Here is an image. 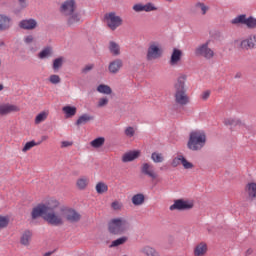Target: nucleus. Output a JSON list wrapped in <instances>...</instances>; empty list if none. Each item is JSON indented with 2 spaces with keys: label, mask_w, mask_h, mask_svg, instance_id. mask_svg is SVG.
Returning a JSON list of instances; mask_svg holds the SVG:
<instances>
[{
  "label": "nucleus",
  "mask_w": 256,
  "mask_h": 256,
  "mask_svg": "<svg viewBox=\"0 0 256 256\" xmlns=\"http://www.w3.org/2000/svg\"><path fill=\"white\" fill-rule=\"evenodd\" d=\"M32 219L43 217L49 225L59 227L65 223L63 220V207L59 209V201L50 200L47 204H38L32 210Z\"/></svg>",
  "instance_id": "nucleus-1"
},
{
  "label": "nucleus",
  "mask_w": 256,
  "mask_h": 256,
  "mask_svg": "<svg viewBox=\"0 0 256 256\" xmlns=\"http://www.w3.org/2000/svg\"><path fill=\"white\" fill-rule=\"evenodd\" d=\"M185 81H187V76L181 75L174 86L175 93L174 99L177 105H181L185 107V105H189L190 99L187 95V89H185Z\"/></svg>",
  "instance_id": "nucleus-2"
},
{
  "label": "nucleus",
  "mask_w": 256,
  "mask_h": 256,
  "mask_svg": "<svg viewBox=\"0 0 256 256\" xmlns=\"http://www.w3.org/2000/svg\"><path fill=\"white\" fill-rule=\"evenodd\" d=\"M205 143H207V135H205V132L196 130L190 133L187 147L190 151H201V149L205 147Z\"/></svg>",
  "instance_id": "nucleus-3"
},
{
  "label": "nucleus",
  "mask_w": 256,
  "mask_h": 256,
  "mask_svg": "<svg viewBox=\"0 0 256 256\" xmlns=\"http://www.w3.org/2000/svg\"><path fill=\"white\" fill-rule=\"evenodd\" d=\"M131 229L129 220L123 217L114 218L108 224V230L112 235H123V233Z\"/></svg>",
  "instance_id": "nucleus-4"
},
{
  "label": "nucleus",
  "mask_w": 256,
  "mask_h": 256,
  "mask_svg": "<svg viewBox=\"0 0 256 256\" xmlns=\"http://www.w3.org/2000/svg\"><path fill=\"white\" fill-rule=\"evenodd\" d=\"M230 25L233 27H246L247 29H256V18L253 16H247V14H239L230 20Z\"/></svg>",
  "instance_id": "nucleus-5"
},
{
  "label": "nucleus",
  "mask_w": 256,
  "mask_h": 256,
  "mask_svg": "<svg viewBox=\"0 0 256 256\" xmlns=\"http://www.w3.org/2000/svg\"><path fill=\"white\" fill-rule=\"evenodd\" d=\"M209 45H211V40H207L206 42L199 44L194 50L195 56L206 59V61H211V59L215 57V50L209 47Z\"/></svg>",
  "instance_id": "nucleus-6"
},
{
  "label": "nucleus",
  "mask_w": 256,
  "mask_h": 256,
  "mask_svg": "<svg viewBox=\"0 0 256 256\" xmlns=\"http://www.w3.org/2000/svg\"><path fill=\"white\" fill-rule=\"evenodd\" d=\"M104 21L111 31H115L117 27L123 25V19L117 16L115 12L106 13L104 15Z\"/></svg>",
  "instance_id": "nucleus-7"
},
{
  "label": "nucleus",
  "mask_w": 256,
  "mask_h": 256,
  "mask_svg": "<svg viewBox=\"0 0 256 256\" xmlns=\"http://www.w3.org/2000/svg\"><path fill=\"white\" fill-rule=\"evenodd\" d=\"M62 215L68 223H79L81 221V214L69 207H62Z\"/></svg>",
  "instance_id": "nucleus-8"
},
{
  "label": "nucleus",
  "mask_w": 256,
  "mask_h": 256,
  "mask_svg": "<svg viewBox=\"0 0 256 256\" xmlns=\"http://www.w3.org/2000/svg\"><path fill=\"white\" fill-rule=\"evenodd\" d=\"M77 11V1L75 0H66L60 6V13L67 17V15H73Z\"/></svg>",
  "instance_id": "nucleus-9"
},
{
  "label": "nucleus",
  "mask_w": 256,
  "mask_h": 256,
  "mask_svg": "<svg viewBox=\"0 0 256 256\" xmlns=\"http://www.w3.org/2000/svg\"><path fill=\"white\" fill-rule=\"evenodd\" d=\"M193 209V202L187 200L178 199L170 206V211H189Z\"/></svg>",
  "instance_id": "nucleus-10"
},
{
  "label": "nucleus",
  "mask_w": 256,
  "mask_h": 256,
  "mask_svg": "<svg viewBox=\"0 0 256 256\" xmlns=\"http://www.w3.org/2000/svg\"><path fill=\"white\" fill-rule=\"evenodd\" d=\"M132 9L133 11H135V13H142V11H144L145 13H151L153 11H157L158 8L153 2H148L146 4H143V3L134 4Z\"/></svg>",
  "instance_id": "nucleus-11"
},
{
  "label": "nucleus",
  "mask_w": 256,
  "mask_h": 256,
  "mask_svg": "<svg viewBox=\"0 0 256 256\" xmlns=\"http://www.w3.org/2000/svg\"><path fill=\"white\" fill-rule=\"evenodd\" d=\"M161 55H162L161 48H159L158 44L151 43L147 50V55H146L147 61H154L155 59H159Z\"/></svg>",
  "instance_id": "nucleus-12"
},
{
  "label": "nucleus",
  "mask_w": 256,
  "mask_h": 256,
  "mask_svg": "<svg viewBox=\"0 0 256 256\" xmlns=\"http://www.w3.org/2000/svg\"><path fill=\"white\" fill-rule=\"evenodd\" d=\"M171 165L173 167H179V165H182L184 169H193L195 167L193 163L186 160L185 156L178 155L177 157L173 158Z\"/></svg>",
  "instance_id": "nucleus-13"
},
{
  "label": "nucleus",
  "mask_w": 256,
  "mask_h": 256,
  "mask_svg": "<svg viewBox=\"0 0 256 256\" xmlns=\"http://www.w3.org/2000/svg\"><path fill=\"white\" fill-rule=\"evenodd\" d=\"M236 43H239L240 49H245L246 51L249 49H255L256 47V34H252L249 36V38L244 39L242 41H236Z\"/></svg>",
  "instance_id": "nucleus-14"
},
{
  "label": "nucleus",
  "mask_w": 256,
  "mask_h": 256,
  "mask_svg": "<svg viewBox=\"0 0 256 256\" xmlns=\"http://www.w3.org/2000/svg\"><path fill=\"white\" fill-rule=\"evenodd\" d=\"M140 171L142 175H145L146 177H150V179H157V172H155V169L153 168V164L149 162H145L141 165Z\"/></svg>",
  "instance_id": "nucleus-15"
},
{
  "label": "nucleus",
  "mask_w": 256,
  "mask_h": 256,
  "mask_svg": "<svg viewBox=\"0 0 256 256\" xmlns=\"http://www.w3.org/2000/svg\"><path fill=\"white\" fill-rule=\"evenodd\" d=\"M121 69H123V60L119 58L112 60L108 65V71L112 75H117Z\"/></svg>",
  "instance_id": "nucleus-16"
},
{
  "label": "nucleus",
  "mask_w": 256,
  "mask_h": 256,
  "mask_svg": "<svg viewBox=\"0 0 256 256\" xmlns=\"http://www.w3.org/2000/svg\"><path fill=\"white\" fill-rule=\"evenodd\" d=\"M21 108L13 104H0V115H9V113H17Z\"/></svg>",
  "instance_id": "nucleus-17"
},
{
  "label": "nucleus",
  "mask_w": 256,
  "mask_h": 256,
  "mask_svg": "<svg viewBox=\"0 0 256 256\" xmlns=\"http://www.w3.org/2000/svg\"><path fill=\"white\" fill-rule=\"evenodd\" d=\"M37 27V20L30 18L20 21L19 28L25 29L26 31H33Z\"/></svg>",
  "instance_id": "nucleus-18"
},
{
  "label": "nucleus",
  "mask_w": 256,
  "mask_h": 256,
  "mask_svg": "<svg viewBox=\"0 0 256 256\" xmlns=\"http://www.w3.org/2000/svg\"><path fill=\"white\" fill-rule=\"evenodd\" d=\"M181 57H183V51L180 49L174 48L170 57L169 65L171 67H175L176 65H179V62L181 61Z\"/></svg>",
  "instance_id": "nucleus-19"
},
{
  "label": "nucleus",
  "mask_w": 256,
  "mask_h": 256,
  "mask_svg": "<svg viewBox=\"0 0 256 256\" xmlns=\"http://www.w3.org/2000/svg\"><path fill=\"white\" fill-rule=\"evenodd\" d=\"M67 24L68 25H79V23H81V21H83V17L81 16L80 12H73L70 15H67Z\"/></svg>",
  "instance_id": "nucleus-20"
},
{
  "label": "nucleus",
  "mask_w": 256,
  "mask_h": 256,
  "mask_svg": "<svg viewBox=\"0 0 256 256\" xmlns=\"http://www.w3.org/2000/svg\"><path fill=\"white\" fill-rule=\"evenodd\" d=\"M91 121H95V116L89 113H84L78 117L75 125H77V127H81V125H87V123H91Z\"/></svg>",
  "instance_id": "nucleus-21"
},
{
  "label": "nucleus",
  "mask_w": 256,
  "mask_h": 256,
  "mask_svg": "<svg viewBox=\"0 0 256 256\" xmlns=\"http://www.w3.org/2000/svg\"><path fill=\"white\" fill-rule=\"evenodd\" d=\"M139 155H141V151L139 150L127 152L122 156V161L123 163H131V161L138 159Z\"/></svg>",
  "instance_id": "nucleus-22"
},
{
  "label": "nucleus",
  "mask_w": 256,
  "mask_h": 256,
  "mask_svg": "<svg viewBox=\"0 0 256 256\" xmlns=\"http://www.w3.org/2000/svg\"><path fill=\"white\" fill-rule=\"evenodd\" d=\"M207 243L201 242L197 244L194 248V255L195 256H205L207 255Z\"/></svg>",
  "instance_id": "nucleus-23"
},
{
  "label": "nucleus",
  "mask_w": 256,
  "mask_h": 256,
  "mask_svg": "<svg viewBox=\"0 0 256 256\" xmlns=\"http://www.w3.org/2000/svg\"><path fill=\"white\" fill-rule=\"evenodd\" d=\"M32 237H33V232H31V230L24 231L20 238L21 245H24L25 247L29 246V243H31Z\"/></svg>",
  "instance_id": "nucleus-24"
},
{
  "label": "nucleus",
  "mask_w": 256,
  "mask_h": 256,
  "mask_svg": "<svg viewBox=\"0 0 256 256\" xmlns=\"http://www.w3.org/2000/svg\"><path fill=\"white\" fill-rule=\"evenodd\" d=\"M62 111L65 114L66 119H71V117H75V115H77V107L75 106H64Z\"/></svg>",
  "instance_id": "nucleus-25"
},
{
  "label": "nucleus",
  "mask_w": 256,
  "mask_h": 256,
  "mask_svg": "<svg viewBox=\"0 0 256 256\" xmlns=\"http://www.w3.org/2000/svg\"><path fill=\"white\" fill-rule=\"evenodd\" d=\"M140 253L143 256H159V252H157V250H155V248L151 247V246H144L140 249Z\"/></svg>",
  "instance_id": "nucleus-26"
},
{
  "label": "nucleus",
  "mask_w": 256,
  "mask_h": 256,
  "mask_svg": "<svg viewBox=\"0 0 256 256\" xmlns=\"http://www.w3.org/2000/svg\"><path fill=\"white\" fill-rule=\"evenodd\" d=\"M108 49L114 57H119V55H121V47L114 41L109 43Z\"/></svg>",
  "instance_id": "nucleus-27"
},
{
  "label": "nucleus",
  "mask_w": 256,
  "mask_h": 256,
  "mask_svg": "<svg viewBox=\"0 0 256 256\" xmlns=\"http://www.w3.org/2000/svg\"><path fill=\"white\" fill-rule=\"evenodd\" d=\"M224 125H227L230 127H243L244 123L243 121L236 118H226L224 119Z\"/></svg>",
  "instance_id": "nucleus-28"
},
{
  "label": "nucleus",
  "mask_w": 256,
  "mask_h": 256,
  "mask_svg": "<svg viewBox=\"0 0 256 256\" xmlns=\"http://www.w3.org/2000/svg\"><path fill=\"white\" fill-rule=\"evenodd\" d=\"M11 23V18L6 15L0 14V31H5L9 29V25Z\"/></svg>",
  "instance_id": "nucleus-29"
},
{
  "label": "nucleus",
  "mask_w": 256,
  "mask_h": 256,
  "mask_svg": "<svg viewBox=\"0 0 256 256\" xmlns=\"http://www.w3.org/2000/svg\"><path fill=\"white\" fill-rule=\"evenodd\" d=\"M96 91L102 95H111V93H113V89H111V87L106 84L98 85Z\"/></svg>",
  "instance_id": "nucleus-30"
},
{
  "label": "nucleus",
  "mask_w": 256,
  "mask_h": 256,
  "mask_svg": "<svg viewBox=\"0 0 256 256\" xmlns=\"http://www.w3.org/2000/svg\"><path fill=\"white\" fill-rule=\"evenodd\" d=\"M246 193L248 194L250 199H255L256 197V183H248L246 185Z\"/></svg>",
  "instance_id": "nucleus-31"
},
{
  "label": "nucleus",
  "mask_w": 256,
  "mask_h": 256,
  "mask_svg": "<svg viewBox=\"0 0 256 256\" xmlns=\"http://www.w3.org/2000/svg\"><path fill=\"white\" fill-rule=\"evenodd\" d=\"M132 203L136 207H139V205H143L145 203V195L138 193L132 197Z\"/></svg>",
  "instance_id": "nucleus-32"
},
{
  "label": "nucleus",
  "mask_w": 256,
  "mask_h": 256,
  "mask_svg": "<svg viewBox=\"0 0 256 256\" xmlns=\"http://www.w3.org/2000/svg\"><path fill=\"white\" fill-rule=\"evenodd\" d=\"M64 63H65V58H63V57H58V58L54 59L53 64H52L53 71H59V69H61V67H63Z\"/></svg>",
  "instance_id": "nucleus-33"
},
{
  "label": "nucleus",
  "mask_w": 256,
  "mask_h": 256,
  "mask_svg": "<svg viewBox=\"0 0 256 256\" xmlns=\"http://www.w3.org/2000/svg\"><path fill=\"white\" fill-rule=\"evenodd\" d=\"M107 191H109V186H107L105 182H98L96 184V193L99 195H103V193H107Z\"/></svg>",
  "instance_id": "nucleus-34"
},
{
  "label": "nucleus",
  "mask_w": 256,
  "mask_h": 256,
  "mask_svg": "<svg viewBox=\"0 0 256 256\" xmlns=\"http://www.w3.org/2000/svg\"><path fill=\"white\" fill-rule=\"evenodd\" d=\"M91 147H94V149H99V147H103L105 145V138L104 137H98L90 142Z\"/></svg>",
  "instance_id": "nucleus-35"
},
{
  "label": "nucleus",
  "mask_w": 256,
  "mask_h": 256,
  "mask_svg": "<svg viewBox=\"0 0 256 256\" xmlns=\"http://www.w3.org/2000/svg\"><path fill=\"white\" fill-rule=\"evenodd\" d=\"M52 54L53 50L51 47H46L38 54V57L39 59H48V57H51Z\"/></svg>",
  "instance_id": "nucleus-36"
},
{
  "label": "nucleus",
  "mask_w": 256,
  "mask_h": 256,
  "mask_svg": "<svg viewBox=\"0 0 256 256\" xmlns=\"http://www.w3.org/2000/svg\"><path fill=\"white\" fill-rule=\"evenodd\" d=\"M151 159L153 163H163V161H165V156H163V153L153 152L151 154Z\"/></svg>",
  "instance_id": "nucleus-37"
},
{
  "label": "nucleus",
  "mask_w": 256,
  "mask_h": 256,
  "mask_svg": "<svg viewBox=\"0 0 256 256\" xmlns=\"http://www.w3.org/2000/svg\"><path fill=\"white\" fill-rule=\"evenodd\" d=\"M129 238L127 236H122L114 241H112L110 247H119V245H125Z\"/></svg>",
  "instance_id": "nucleus-38"
},
{
  "label": "nucleus",
  "mask_w": 256,
  "mask_h": 256,
  "mask_svg": "<svg viewBox=\"0 0 256 256\" xmlns=\"http://www.w3.org/2000/svg\"><path fill=\"white\" fill-rule=\"evenodd\" d=\"M89 185V179L86 177H82L77 180V187L78 189H85Z\"/></svg>",
  "instance_id": "nucleus-39"
},
{
  "label": "nucleus",
  "mask_w": 256,
  "mask_h": 256,
  "mask_svg": "<svg viewBox=\"0 0 256 256\" xmlns=\"http://www.w3.org/2000/svg\"><path fill=\"white\" fill-rule=\"evenodd\" d=\"M195 7L202 11V15H207V12L209 11V6L205 5V3L197 2Z\"/></svg>",
  "instance_id": "nucleus-40"
},
{
  "label": "nucleus",
  "mask_w": 256,
  "mask_h": 256,
  "mask_svg": "<svg viewBox=\"0 0 256 256\" xmlns=\"http://www.w3.org/2000/svg\"><path fill=\"white\" fill-rule=\"evenodd\" d=\"M107 105H109V98L107 96L99 98L97 107L102 108V107H107Z\"/></svg>",
  "instance_id": "nucleus-41"
},
{
  "label": "nucleus",
  "mask_w": 256,
  "mask_h": 256,
  "mask_svg": "<svg viewBox=\"0 0 256 256\" xmlns=\"http://www.w3.org/2000/svg\"><path fill=\"white\" fill-rule=\"evenodd\" d=\"M47 119V112H41L39 113L35 118L36 125H39V123H43Z\"/></svg>",
  "instance_id": "nucleus-42"
},
{
  "label": "nucleus",
  "mask_w": 256,
  "mask_h": 256,
  "mask_svg": "<svg viewBox=\"0 0 256 256\" xmlns=\"http://www.w3.org/2000/svg\"><path fill=\"white\" fill-rule=\"evenodd\" d=\"M9 225V217L8 216H0V230L7 228Z\"/></svg>",
  "instance_id": "nucleus-43"
},
{
  "label": "nucleus",
  "mask_w": 256,
  "mask_h": 256,
  "mask_svg": "<svg viewBox=\"0 0 256 256\" xmlns=\"http://www.w3.org/2000/svg\"><path fill=\"white\" fill-rule=\"evenodd\" d=\"M124 135H126V137L129 139H131V137H135V128L131 126L126 127L124 130Z\"/></svg>",
  "instance_id": "nucleus-44"
},
{
  "label": "nucleus",
  "mask_w": 256,
  "mask_h": 256,
  "mask_svg": "<svg viewBox=\"0 0 256 256\" xmlns=\"http://www.w3.org/2000/svg\"><path fill=\"white\" fill-rule=\"evenodd\" d=\"M49 81L52 85H59V83H61V77L57 74H53L49 77Z\"/></svg>",
  "instance_id": "nucleus-45"
},
{
  "label": "nucleus",
  "mask_w": 256,
  "mask_h": 256,
  "mask_svg": "<svg viewBox=\"0 0 256 256\" xmlns=\"http://www.w3.org/2000/svg\"><path fill=\"white\" fill-rule=\"evenodd\" d=\"M36 145H37V143L33 140L27 142L22 149L23 153H27V151H30V149H33V147H35Z\"/></svg>",
  "instance_id": "nucleus-46"
},
{
  "label": "nucleus",
  "mask_w": 256,
  "mask_h": 256,
  "mask_svg": "<svg viewBox=\"0 0 256 256\" xmlns=\"http://www.w3.org/2000/svg\"><path fill=\"white\" fill-rule=\"evenodd\" d=\"M24 42L26 45H32L33 43H37V38L30 34L24 38Z\"/></svg>",
  "instance_id": "nucleus-47"
},
{
  "label": "nucleus",
  "mask_w": 256,
  "mask_h": 256,
  "mask_svg": "<svg viewBox=\"0 0 256 256\" xmlns=\"http://www.w3.org/2000/svg\"><path fill=\"white\" fill-rule=\"evenodd\" d=\"M111 208L114 211H121L123 209V203L119 202V201H114L111 204Z\"/></svg>",
  "instance_id": "nucleus-48"
},
{
  "label": "nucleus",
  "mask_w": 256,
  "mask_h": 256,
  "mask_svg": "<svg viewBox=\"0 0 256 256\" xmlns=\"http://www.w3.org/2000/svg\"><path fill=\"white\" fill-rule=\"evenodd\" d=\"M209 97H211V91L206 90L201 94V99L203 101H207V99H209Z\"/></svg>",
  "instance_id": "nucleus-49"
},
{
  "label": "nucleus",
  "mask_w": 256,
  "mask_h": 256,
  "mask_svg": "<svg viewBox=\"0 0 256 256\" xmlns=\"http://www.w3.org/2000/svg\"><path fill=\"white\" fill-rule=\"evenodd\" d=\"M92 69H93V64L86 65V66L82 69V73H89V71H91Z\"/></svg>",
  "instance_id": "nucleus-50"
},
{
  "label": "nucleus",
  "mask_w": 256,
  "mask_h": 256,
  "mask_svg": "<svg viewBox=\"0 0 256 256\" xmlns=\"http://www.w3.org/2000/svg\"><path fill=\"white\" fill-rule=\"evenodd\" d=\"M21 9L27 8V0H17Z\"/></svg>",
  "instance_id": "nucleus-51"
},
{
  "label": "nucleus",
  "mask_w": 256,
  "mask_h": 256,
  "mask_svg": "<svg viewBox=\"0 0 256 256\" xmlns=\"http://www.w3.org/2000/svg\"><path fill=\"white\" fill-rule=\"evenodd\" d=\"M71 145H73V142H69V141H62L61 142V147L62 148L71 147Z\"/></svg>",
  "instance_id": "nucleus-52"
},
{
  "label": "nucleus",
  "mask_w": 256,
  "mask_h": 256,
  "mask_svg": "<svg viewBox=\"0 0 256 256\" xmlns=\"http://www.w3.org/2000/svg\"><path fill=\"white\" fill-rule=\"evenodd\" d=\"M235 79H241V73H236V75H235Z\"/></svg>",
  "instance_id": "nucleus-53"
},
{
  "label": "nucleus",
  "mask_w": 256,
  "mask_h": 256,
  "mask_svg": "<svg viewBox=\"0 0 256 256\" xmlns=\"http://www.w3.org/2000/svg\"><path fill=\"white\" fill-rule=\"evenodd\" d=\"M251 253H253V249H251V248L246 251L247 255H251Z\"/></svg>",
  "instance_id": "nucleus-54"
},
{
  "label": "nucleus",
  "mask_w": 256,
  "mask_h": 256,
  "mask_svg": "<svg viewBox=\"0 0 256 256\" xmlns=\"http://www.w3.org/2000/svg\"><path fill=\"white\" fill-rule=\"evenodd\" d=\"M49 139V136H42V141H47Z\"/></svg>",
  "instance_id": "nucleus-55"
},
{
  "label": "nucleus",
  "mask_w": 256,
  "mask_h": 256,
  "mask_svg": "<svg viewBox=\"0 0 256 256\" xmlns=\"http://www.w3.org/2000/svg\"><path fill=\"white\" fill-rule=\"evenodd\" d=\"M51 255H53V252H46V253L44 254V256H51Z\"/></svg>",
  "instance_id": "nucleus-56"
},
{
  "label": "nucleus",
  "mask_w": 256,
  "mask_h": 256,
  "mask_svg": "<svg viewBox=\"0 0 256 256\" xmlns=\"http://www.w3.org/2000/svg\"><path fill=\"white\" fill-rule=\"evenodd\" d=\"M0 91H3V84H0Z\"/></svg>",
  "instance_id": "nucleus-57"
},
{
  "label": "nucleus",
  "mask_w": 256,
  "mask_h": 256,
  "mask_svg": "<svg viewBox=\"0 0 256 256\" xmlns=\"http://www.w3.org/2000/svg\"><path fill=\"white\" fill-rule=\"evenodd\" d=\"M31 51H33V52H34V51H35V49H33V48H32V49H31Z\"/></svg>",
  "instance_id": "nucleus-58"
},
{
  "label": "nucleus",
  "mask_w": 256,
  "mask_h": 256,
  "mask_svg": "<svg viewBox=\"0 0 256 256\" xmlns=\"http://www.w3.org/2000/svg\"><path fill=\"white\" fill-rule=\"evenodd\" d=\"M0 67H1V60H0Z\"/></svg>",
  "instance_id": "nucleus-59"
},
{
  "label": "nucleus",
  "mask_w": 256,
  "mask_h": 256,
  "mask_svg": "<svg viewBox=\"0 0 256 256\" xmlns=\"http://www.w3.org/2000/svg\"><path fill=\"white\" fill-rule=\"evenodd\" d=\"M166 1H171V0H166Z\"/></svg>",
  "instance_id": "nucleus-60"
}]
</instances>
